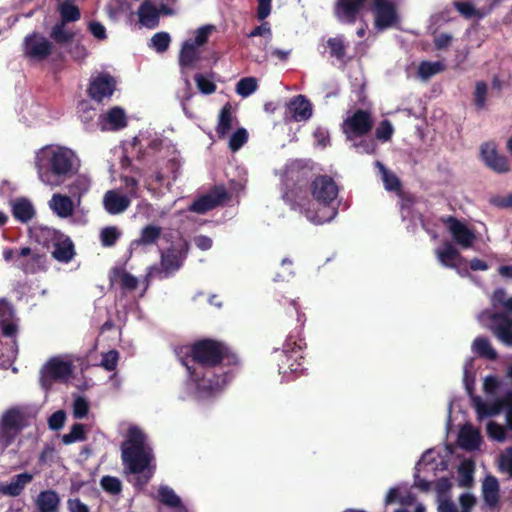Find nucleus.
Returning <instances> with one entry per match:
<instances>
[{
	"label": "nucleus",
	"mask_w": 512,
	"mask_h": 512,
	"mask_svg": "<svg viewBox=\"0 0 512 512\" xmlns=\"http://www.w3.org/2000/svg\"><path fill=\"white\" fill-rule=\"evenodd\" d=\"M225 347L213 340H202L193 346L177 351L189 378L178 392L181 400L208 401L216 397L231 380V374L223 366Z\"/></svg>",
	"instance_id": "nucleus-1"
},
{
	"label": "nucleus",
	"mask_w": 512,
	"mask_h": 512,
	"mask_svg": "<svg viewBox=\"0 0 512 512\" xmlns=\"http://www.w3.org/2000/svg\"><path fill=\"white\" fill-rule=\"evenodd\" d=\"M307 180V171L300 170L296 164L289 165L283 177V200L312 224L332 221L338 214V185L327 175L316 177L310 186L313 197L310 200L305 189Z\"/></svg>",
	"instance_id": "nucleus-2"
},
{
	"label": "nucleus",
	"mask_w": 512,
	"mask_h": 512,
	"mask_svg": "<svg viewBox=\"0 0 512 512\" xmlns=\"http://www.w3.org/2000/svg\"><path fill=\"white\" fill-rule=\"evenodd\" d=\"M38 180L46 187L57 188L71 180L81 167V160L73 149L51 144L35 152L33 160Z\"/></svg>",
	"instance_id": "nucleus-3"
},
{
	"label": "nucleus",
	"mask_w": 512,
	"mask_h": 512,
	"mask_svg": "<svg viewBox=\"0 0 512 512\" xmlns=\"http://www.w3.org/2000/svg\"><path fill=\"white\" fill-rule=\"evenodd\" d=\"M121 455L125 468L135 475L134 486L143 489L152 478L154 468L151 467L152 449L139 427L131 426L128 429L126 440L121 446Z\"/></svg>",
	"instance_id": "nucleus-4"
},
{
	"label": "nucleus",
	"mask_w": 512,
	"mask_h": 512,
	"mask_svg": "<svg viewBox=\"0 0 512 512\" xmlns=\"http://www.w3.org/2000/svg\"><path fill=\"white\" fill-rule=\"evenodd\" d=\"M484 390L487 394L496 396V400L492 404L476 401L478 416L482 418L497 415L506 408V423L512 431V365L508 367L507 373L501 379L487 376L484 379Z\"/></svg>",
	"instance_id": "nucleus-5"
},
{
	"label": "nucleus",
	"mask_w": 512,
	"mask_h": 512,
	"mask_svg": "<svg viewBox=\"0 0 512 512\" xmlns=\"http://www.w3.org/2000/svg\"><path fill=\"white\" fill-rule=\"evenodd\" d=\"M20 319L13 306L5 299H0V331L6 341H1L0 367L7 369L18 355L17 337Z\"/></svg>",
	"instance_id": "nucleus-6"
},
{
	"label": "nucleus",
	"mask_w": 512,
	"mask_h": 512,
	"mask_svg": "<svg viewBox=\"0 0 512 512\" xmlns=\"http://www.w3.org/2000/svg\"><path fill=\"white\" fill-rule=\"evenodd\" d=\"M147 147L157 153V161L153 171L155 181L162 184L169 177L176 180L181 167V160L175 146L167 140L156 137L147 143Z\"/></svg>",
	"instance_id": "nucleus-7"
},
{
	"label": "nucleus",
	"mask_w": 512,
	"mask_h": 512,
	"mask_svg": "<svg viewBox=\"0 0 512 512\" xmlns=\"http://www.w3.org/2000/svg\"><path fill=\"white\" fill-rule=\"evenodd\" d=\"M305 343L302 339H296L290 335L285 340L281 350H276V357L279 361V373L283 379L289 381V373L296 374L304 370L303 367V348Z\"/></svg>",
	"instance_id": "nucleus-8"
},
{
	"label": "nucleus",
	"mask_w": 512,
	"mask_h": 512,
	"mask_svg": "<svg viewBox=\"0 0 512 512\" xmlns=\"http://www.w3.org/2000/svg\"><path fill=\"white\" fill-rule=\"evenodd\" d=\"M447 467V461L443 456H441L435 449H428L416 463L414 486L421 491H429L432 483L429 477L435 476L438 472L447 470Z\"/></svg>",
	"instance_id": "nucleus-9"
},
{
	"label": "nucleus",
	"mask_w": 512,
	"mask_h": 512,
	"mask_svg": "<svg viewBox=\"0 0 512 512\" xmlns=\"http://www.w3.org/2000/svg\"><path fill=\"white\" fill-rule=\"evenodd\" d=\"M399 2L400 0H371L375 29L384 31L398 24L400 20Z\"/></svg>",
	"instance_id": "nucleus-10"
},
{
	"label": "nucleus",
	"mask_w": 512,
	"mask_h": 512,
	"mask_svg": "<svg viewBox=\"0 0 512 512\" xmlns=\"http://www.w3.org/2000/svg\"><path fill=\"white\" fill-rule=\"evenodd\" d=\"M478 320L491 329L503 344L512 347V320L508 315L485 310L479 314Z\"/></svg>",
	"instance_id": "nucleus-11"
},
{
	"label": "nucleus",
	"mask_w": 512,
	"mask_h": 512,
	"mask_svg": "<svg viewBox=\"0 0 512 512\" xmlns=\"http://www.w3.org/2000/svg\"><path fill=\"white\" fill-rule=\"evenodd\" d=\"M184 259L185 253L181 249L172 247L168 249L166 252H163L161 254V267L158 268L156 266H151L148 268V272L146 275V286L144 288V291L147 289L149 285L150 278L165 279L172 276L176 271H178L181 268Z\"/></svg>",
	"instance_id": "nucleus-12"
},
{
	"label": "nucleus",
	"mask_w": 512,
	"mask_h": 512,
	"mask_svg": "<svg viewBox=\"0 0 512 512\" xmlns=\"http://www.w3.org/2000/svg\"><path fill=\"white\" fill-rule=\"evenodd\" d=\"M21 414L11 408L5 411L0 418V453H3L16 439L21 431Z\"/></svg>",
	"instance_id": "nucleus-13"
},
{
	"label": "nucleus",
	"mask_w": 512,
	"mask_h": 512,
	"mask_svg": "<svg viewBox=\"0 0 512 512\" xmlns=\"http://www.w3.org/2000/svg\"><path fill=\"white\" fill-rule=\"evenodd\" d=\"M54 44L39 32L27 35L23 41V50L27 58L34 61H43L52 54Z\"/></svg>",
	"instance_id": "nucleus-14"
},
{
	"label": "nucleus",
	"mask_w": 512,
	"mask_h": 512,
	"mask_svg": "<svg viewBox=\"0 0 512 512\" xmlns=\"http://www.w3.org/2000/svg\"><path fill=\"white\" fill-rule=\"evenodd\" d=\"M71 374L72 366L68 361L53 358L41 370V385L48 390L53 381H67Z\"/></svg>",
	"instance_id": "nucleus-15"
},
{
	"label": "nucleus",
	"mask_w": 512,
	"mask_h": 512,
	"mask_svg": "<svg viewBox=\"0 0 512 512\" xmlns=\"http://www.w3.org/2000/svg\"><path fill=\"white\" fill-rule=\"evenodd\" d=\"M502 0H463L455 1L454 7L466 19H482L491 13Z\"/></svg>",
	"instance_id": "nucleus-16"
},
{
	"label": "nucleus",
	"mask_w": 512,
	"mask_h": 512,
	"mask_svg": "<svg viewBox=\"0 0 512 512\" xmlns=\"http://www.w3.org/2000/svg\"><path fill=\"white\" fill-rule=\"evenodd\" d=\"M373 122L369 112L357 110L352 116L345 119L342 125L347 141H354L356 137L368 133Z\"/></svg>",
	"instance_id": "nucleus-17"
},
{
	"label": "nucleus",
	"mask_w": 512,
	"mask_h": 512,
	"mask_svg": "<svg viewBox=\"0 0 512 512\" xmlns=\"http://www.w3.org/2000/svg\"><path fill=\"white\" fill-rule=\"evenodd\" d=\"M17 268L26 274H36L46 270V256L29 247L18 251Z\"/></svg>",
	"instance_id": "nucleus-18"
},
{
	"label": "nucleus",
	"mask_w": 512,
	"mask_h": 512,
	"mask_svg": "<svg viewBox=\"0 0 512 512\" xmlns=\"http://www.w3.org/2000/svg\"><path fill=\"white\" fill-rule=\"evenodd\" d=\"M435 255L442 266L455 269L460 275L467 273L466 268L463 269L464 273H462V266L466 260L451 242L444 241L440 247L435 249Z\"/></svg>",
	"instance_id": "nucleus-19"
},
{
	"label": "nucleus",
	"mask_w": 512,
	"mask_h": 512,
	"mask_svg": "<svg viewBox=\"0 0 512 512\" xmlns=\"http://www.w3.org/2000/svg\"><path fill=\"white\" fill-rule=\"evenodd\" d=\"M229 199L228 193L223 186H216L207 194L196 199L189 207V210L198 214H204L209 210L223 204Z\"/></svg>",
	"instance_id": "nucleus-20"
},
{
	"label": "nucleus",
	"mask_w": 512,
	"mask_h": 512,
	"mask_svg": "<svg viewBox=\"0 0 512 512\" xmlns=\"http://www.w3.org/2000/svg\"><path fill=\"white\" fill-rule=\"evenodd\" d=\"M454 242L462 249H469L473 246L476 235L460 220L448 216L443 219Z\"/></svg>",
	"instance_id": "nucleus-21"
},
{
	"label": "nucleus",
	"mask_w": 512,
	"mask_h": 512,
	"mask_svg": "<svg viewBox=\"0 0 512 512\" xmlns=\"http://www.w3.org/2000/svg\"><path fill=\"white\" fill-rule=\"evenodd\" d=\"M366 5V0H337L334 5V15L344 24L355 23Z\"/></svg>",
	"instance_id": "nucleus-22"
},
{
	"label": "nucleus",
	"mask_w": 512,
	"mask_h": 512,
	"mask_svg": "<svg viewBox=\"0 0 512 512\" xmlns=\"http://www.w3.org/2000/svg\"><path fill=\"white\" fill-rule=\"evenodd\" d=\"M115 79L106 73L98 74L91 79L88 93L89 96L97 101L101 102L106 98H110L115 90Z\"/></svg>",
	"instance_id": "nucleus-23"
},
{
	"label": "nucleus",
	"mask_w": 512,
	"mask_h": 512,
	"mask_svg": "<svg viewBox=\"0 0 512 512\" xmlns=\"http://www.w3.org/2000/svg\"><path fill=\"white\" fill-rule=\"evenodd\" d=\"M481 158L486 166L497 173H506L510 169L507 158L498 153L496 144L493 142H487L481 146Z\"/></svg>",
	"instance_id": "nucleus-24"
},
{
	"label": "nucleus",
	"mask_w": 512,
	"mask_h": 512,
	"mask_svg": "<svg viewBox=\"0 0 512 512\" xmlns=\"http://www.w3.org/2000/svg\"><path fill=\"white\" fill-rule=\"evenodd\" d=\"M77 200L72 196L54 193L48 201V207L54 215L61 219H67L74 214Z\"/></svg>",
	"instance_id": "nucleus-25"
},
{
	"label": "nucleus",
	"mask_w": 512,
	"mask_h": 512,
	"mask_svg": "<svg viewBox=\"0 0 512 512\" xmlns=\"http://www.w3.org/2000/svg\"><path fill=\"white\" fill-rule=\"evenodd\" d=\"M98 125L102 131L120 130L127 125L126 113L121 107H113L99 116Z\"/></svg>",
	"instance_id": "nucleus-26"
},
{
	"label": "nucleus",
	"mask_w": 512,
	"mask_h": 512,
	"mask_svg": "<svg viewBox=\"0 0 512 512\" xmlns=\"http://www.w3.org/2000/svg\"><path fill=\"white\" fill-rule=\"evenodd\" d=\"M154 499L165 507L170 508L174 512H187L186 506L183 504L180 496L176 494L174 489L166 484H161L157 488Z\"/></svg>",
	"instance_id": "nucleus-27"
},
{
	"label": "nucleus",
	"mask_w": 512,
	"mask_h": 512,
	"mask_svg": "<svg viewBox=\"0 0 512 512\" xmlns=\"http://www.w3.org/2000/svg\"><path fill=\"white\" fill-rule=\"evenodd\" d=\"M10 207L14 219L20 223L26 224L36 216L34 204L26 197L10 200Z\"/></svg>",
	"instance_id": "nucleus-28"
},
{
	"label": "nucleus",
	"mask_w": 512,
	"mask_h": 512,
	"mask_svg": "<svg viewBox=\"0 0 512 512\" xmlns=\"http://www.w3.org/2000/svg\"><path fill=\"white\" fill-rule=\"evenodd\" d=\"M32 480L33 475L31 473L23 472L16 474L11 477L9 482L0 483V494L13 498L18 497Z\"/></svg>",
	"instance_id": "nucleus-29"
},
{
	"label": "nucleus",
	"mask_w": 512,
	"mask_h": 512,
	"mask_svg": "<svg viewBox=\"0 0 512 512\" xmlns=\"http://www.w3.org/2000/svg\"><path fill=\"white\" fill-rule=\"evenodd\" d=\"M130 203L128 195H122L116 190L107 191L103 197L104 208L111 215L123 213Z\"/></svg>",
	"instance_id": "nucleus-30"
},
{
	"label": "nucleus",
	"mask_w": 512,
	"mask_h": 512,
	"mask_svg": "<svg viewBox=\"0 0 512 512\" xmlns=\"http://www.w3.org/2000/svg\"><path fill=\"white\" fill-rule=\"evenodd\" d=\"M288 112L296 122L306 121L312 116V104L303 95H297L288 104Z\"/></svg>",
	"instance_id": "nucleus-31"
},
{
	"label": "nucleus",
	"mask_w": 512,
	"mask_h": 512,
	"mask_svg": "<svg viewBox=\"0 0 512 512\" xmlns=\"http://www.w3.org/2000/svg\"><path fill=\"white\" fill-rule=\"evenodd\" d=\"M60 503L59 494L52 489L41 491L34 500L38 512H58Z\"/></svg>",
	"instance_id": "nucleus-32"
},
{
	"label": "nucleus",
	"mask_w": 512,
	"mask_h": 512,
	"mask_svg": "<svg viewBox=\"0 0 512 512\" xmlns=\"http://www.w3.org/2000/svg\"><path fill=\"white\" fill-rule=\"evenodd\" d=\"M161 14L160 7L157 8L151 1L145 0L138 10L139 22L146 28L154 29L159 24Z\"/></svg>",
	"instance_id": "nucleus-33"
},
{
	"label": "nucleus",
	"mask_w": 512,
	"mask_h": 512,
	"mask_svg": "<svg viewBox=\"0 0 512 512\" xmlns=\"http://www.w3.org/2000/svg\"><path fill=\"white\" fill-rule=\"evenodd\" d=\"M31 235L40 245L50 248L61 239L63 233L55 228L40 225L31 229Z\"/></svg>",
	"instance_id": "nucleus-34"
},
{
	"label": "nucleus",
	"mask_w": 512,
	"mask_h": 512,
	"mask_svg": "<svg viewBox=\"0 0 512 512\" xmlns=\"http://www.w3.org/2000/svg\"><path fill=\"white\" fill-rule=\"evenodd\" d=\"M112 285H118L123 292H130L137 288L138 278L125 271L122 267H115L110 273Z\"/></svg>",
	"instance_id": "nucleus-35"
},
{
	"label": "nucleus",
	"mask_w": 512,
	"mask_h": 512,
	"mask_svg": "<svg viewBox=\"0 0 512 512\" xmlns=\"http://www.w3.org/2000/svg\"><path fill=\"white\" fill-rule=\"evenodd\" d=\"M52 256L61 263H69L75 256V248L72 240L63 234L61 239L53 246Z\"/></svg>",
	"instance_id": "nucleus-36"
},
{
	"label": "nucleus",
	"mask_w": 512,
	"mask_h": 512,
	"mask_svg": "<svg viewBox=\"0 0 512 512\" xmlns=\"http://www.w3.org/2000/svg\"><path fill=\"white\" fill-rule=\"evenodd\" d=\"M458 442L461 448L467 451H474L480 447L481 436L478 430L471 425H465L459 432Z\"/></svg>",
	"instance_id": "nucleus-37"
},
{
	"label": "nucleus",
	"mask_w": 512,
	"mask_h": 512,
	"mask_svg": "<svg viewBox=\"0 0 512 512\" xmlns=\"http://www.w3.org/2000/svg\"><path fill=\"white\" fill-rule=\"evenodd\" d=\"M72 179L73 180L68 185V191L70 195L77 200V205H80L82 197L91 187V179L87 174H79L78 172Z\"/></svg>",
	"instance_id": "nucleus-38"
},
{
	"label": "nucleus",
	"mask_w": 512,
	"mask_h": 512,
	"mask_svg": "<svg viewBox=\"0 0 512 512\" xmlns=\"http://www.w3.org/2000/svg\"><path fill=\"white\" fill-rule=\"evenodd\" d=\"M200 55L201 51L198 47L193 45L192 42L185 41L179 54V64L182 68V73H184V69L194 67L200 60Z\"/></svg>",
	"instance_id": "nucleus-39"
},
{
	"label": "nucleus",
	"mask_w": 512,
	"mask_h": 512,
	"mask_svg": "<svg viewBox=\"0 0 512 512\" xmlns=\"http://www.w3.org/2000/svg\"><path fill=\"white\" fill-rule=\"evenodd\" d=\"M482 493L485 503L489 507H495L499 501V483L493 476H487L482 485Z\"/></svg>",
	"instance_id": "nucleus-40"
},
{
	"label": "nucleus",
	"mask_w": 512,
	"mask_h": 512,
	"mask_svg": "<svg viewBox=\"0 0 512 512\" xmlns=\"http://www.w3.org/2000/svg\"><path fill=\"white\" fill-rule=\"evenodd\" d=\"M74 36L75 33L69 27H67V23L61 21H58L50 31V38L54 43L60 46L72 41Z\"/></svg>",
	"instance_id": "nucleus-41"
},
{
	"label": "nucleus",
	"mask_w": 512,
	"mask_h": 512,
	"mask_svg": "<svg viewBox=\"0 0 512 512\" xmlns=\"http://www.w3.org/2000/svg\"><path fill=\"white\" fill-rule=\"evenodd\" d=\"M472 351L478 356L488 360H495L497 358L496 350L486 337L480 336L475 338L472 343Z\"/></svg>",
	"instance_id": "nucleus-42"
},
{
	"label": "nucleus",
	"mask_w": 512,
	"mask_h": 512,
	"mask_svg": "<svg viewBox=\"0 0 512 512\" xmlns=\"http://www.w3.org/2000/svg\"><path fill=\"white\" fill-rule=\"evenodd\" d=\"M395 502H399L404 506H410L415 502V496L411 492H406L405 495H402L400 487H392L389 489L384 499V503L388 506Z\"/></svg>",
	"instance_id": "nucleus-43"
},
{
	"label": "nucleus",
	"mask_w": 512,
	"mask_h": 512,
	"mask_svg": "<svg viewBox=\"0 0 512 512\" xmlns=\"http://www.w3.org/2000/svg\"><path fill=\"white\" fill-rule=\"evenodd\" d=\"M233 116L231 112V106L226 104L222 107L220 114L218 125L216 128L217 134L219 137H224L228 134V132L232 128Z\"/></svg>",
	"instance_id": "nucleus-44"
},
{
	"label": "nucleus",
	"mask_w": 512,
	"mask_h": 512,
	"mask_svg": "<svg viewBox=\"0 0 512 512\" xmlns=\"http://www.w3.org/2000/svg\"><path fill=\"white\" fill-rule=\"evenodd\" d=\"M375 167L379 170V173L381 174V178L386 190L398 191L400 189L399 179L394 173L390 172L382 162L376 161Z\"/></svg>",
	"instance_id": "nucleus-45"
},
{
	"label": "nucleus",
	"mask_w": 512,
	"mask_h": 512,
	"mask_svg": "<svg viewBox=\"0 0 512 512\" xmlns=\"http://www.w3.org/2000/svg\"><path fill=\"white\" fill-rule=\"evenodd\" d=\"M161 235V228L154 225H148L141 231L140 238L132 242L131 247L139 245H150L157 241Z\"/></svg>",
	"instance_id": "nucleus-46"
},
{
	"label": "nucleus",
	"mask_w": 512,
	"mask_h": 512,
	"mask_svg": "<svg viewBox=\"0 0 512 512\" xmlns=\"http://www.w3.org/2000/svg\"><path fill=\"white\" fill-rule=\"evenodd\" d=\"M60 20L64 23L75 22L80 19V11L77 6L69 1H64L58 5Z\"/></svg>",
	"instance_id": "nucleus-47"
},
{
	"label": "nucleus",
	"mask_w": 512,
	"mask_h": 512,
	"mask_svg": "<svg viewBox=\"0 0 512 512\" xmlns=\"http://www.w3.org/2000/svg\"><path fill=\"white\" fill-rule=\"evenodd\" d=\"M445 66L440 61L430 62L423 61L419 64L418 67V76L420 79L426 81L432 76L442 72Z\"/></svg>",
	"instance_id": "nucleus-48"
},
{
	"label": "nucleus",
	"mask_w": 512,
	"mask_h": 512,
	"mask_svg": "<svg viewBox=\"0 0 512 512\" xmlns=\"http://www.w3.org/2000/svg\"><path fill=\"white\" fill-rule=\"evenodd\" d=\"M257 88L258 83L254 77H245L238 81L235 91L239 96L247 98L251 96Z\"/></svg>",
	"instance_id": "nucleus-49"
},
{
	"label": "nucleus",
	"mask_w": 512,
	"mask_h": 512,
	"mask_svg": "<svg viewBox=\"0 0 512 512\" xmlns=\"http://www.w3.org/2000/svg\"><path fill=\"white\" fill-rule=\"evenodd\" d=\"M171 37L167 32H158L150 39L149 47L157 53H164L168 50Z\"/></svg>",
	"instance_id": "nucleus-50"
},
{
	"label": "nucleus",
	"mask_w": 512,
	"mask_h": 512,
	"mask_svg": "<svg viewBox=\"0 0 512 512\" xmlns=\"http://www.w3.org/2000/svg\"><path fill=\"white\" fill-rule=\"evenodd\" d=\"M216 30V27L212 24H206L194 32V38L188 39V42H192L193 45L200 48L203 46L207 41L209 36Z\"/></svg>",
	"instance_id": "nucleus-51"
},
{
	"label": "nucleus",
	"mask_w": 512,
	"mask_h": 512,
	"mask_svg": "<svg viewBox=\"0 0 512 512\" xmlns=\"http://www.w3.org/2000/svg\"><path fill=\"white\" fill-rule=\"evenodd\" d=\"M486 431L488 436L495 441L504 442L507 439V428L495 421L490 420L487 422Z\"/></svg>",
	"instance_id": "nucleus-52"
},
{
	"label": "nucleus",
	"mask_w": 512,
	"mask_h": 512,
	"mask_svg": "<svg viewBox=\"0 0 512 512\" xmlns=\"http://www.w3.org/2000/svg\"><path fill=\"white\" fill-rule=\"evenodd\" d=\"M85 440V430L84 425L81 423H75L69 433L64 434L62 436V442L66 445L84 441Z\"/></svg>",
	"instance_id": "nucleus-53"
},
{
	"label": "nucleus",
	"mask_w": 512,
	"mask_h": 512,
	"mask_svg": "<svg viewBox=\"0 0 512 512\" xmlns=\"http://www.w3.org/2000/svg\"><path fill=\"white\" fill-rule=\"evenodd\" d=\"M463 382L468 394H472L474 388V359L468 358L463 367Z\"/></svg>",
	"instance_id": "nucleus-54"
},
{
	"label": "nucleus",
	"mask_w": 512,
	"mask_h": 512,
	"mask_svg": "<svg viewBox=\"0 0 512 512\" xmlns=\"http://www.w3.org/2000/svg\"><path fill=\"white\" fill-rule=\"evenodd\" d=\"M248 140V133L245 128L237 129L229 139V148L231 151H238Z\"/></svg>",
	"instance_id": "nucleus-55"
},
{
	"label": "nucleus",
	"mask_w": 512,
	"mask_h": 512,
	"mask_svg": "<svg viewBox=\"0 0 512 512\" xmlns=\"http://www.w3.org/2000/svg\"><path fill=\"white\" fill-rule=\"evenodd\" d=\"M194 79H195L198 90L202 94L210 95L215 92L216 85L209 77L198 73L195 75Z\"/></svg>",
	"instance_id": "nucleus-56"
},
{
	"label": "nucleus",
	"mask_w": 512,
	"mask_h": 512,
	"mask_svg": "<svg viewBox=\"0 0 512 512\" xmlns=\"http://www.w3.org/2000/svg\"><path fill=\"white\" fill-rule=\"evenodd\" d=\"M119 237V230L113 226L102 229L100 233L101 243L105 247L113 246Z\"/></svg>",
	"instance_id": "nucleus-57"
},
{
	"label": "nucleus",
	"mask_w": 512,
	"mask_h": 512,
	"mask_svg": "<svg viewBox=\"0 0 512 512\" xmlns=\"http://www.w3.org/2000/svg\"><path fill=\"white\" fill-rule=\"evenodd\" d=\"M101 486L106 492L112 495H117L122 490L121 481L118 478L112 476H104L101 479Z\"/></svg>",
	"instance_id": "nucleus-58"
},
{
	"label": "nucleus",
	"mask_w": 512,
	"mask_h": 512,
	"mask_svg": "<svg viewBox=\"0 0 512 512\" xmlns=\"http://www.w3.org/2000/svg\"><path fill=\"white\" fill-rule=\"evenodd\" d=\"M327 45L330 48V53L333 57H336L337 59H341L344 57L345 47L342 37L338 36L334 38H329L327 41Z\"/></svg>",
	"instance_id": "nucleus-59"
},
{
	"label": "nucleus",
	"mask_w": 512,
	"mask_h": 512,
	"mask_svg": "<svg viewBox=\"0 0 512 512\" xmlns=\"http://www.w3.org/2000/svg\"><path fill=\"white\" fill-rule=\"evenodd\" d=\"M351 142L352 146L359 154H373L376 151L377 143L374 139H362L359 142Z\"/></svg>",
	"instance_id": "nucleus-60"
},
{
	"label": "nucleus",
	"mask_w": 512,
	"mask_h": 512,
	"mask_svg": "<svg viewBox=\"0 0 512 512\" xmlns=\"http://www.w3.org/2000/svg\"><path fill=\"white\" fill-rule=\"evenodd\" d=\"M264 37L265 45L264 49H266L267 45L270 43L272 39V31L270 24L268 22H264L261 25L255 27L249 34L248 37Z\"/></svg>",
	"instance_id": "nucleus-61"
},
{
	"label": "nucleus",
	"mask_w": 512,
	"mask_h": 512,
	"mask_svg": "<svg viewBox=\"0 0 512 512\" xmlns=\"http://www.w3.org/2000/svg\"><path fill=\"white\" fill-rule=\"evenodd\" d=\"M281 267L284 269V273L276 274V276L273 278L275 282L287 281L295 276V271L293 270V261L289 257H285L281 260Z\"/></svg>",
	"instance_id": "nucleus-62"
},
{
	"label": "nucleus",
	"mask_w": 512,
	"mask_h": 512,
	"mask_svg": "<svg viewBox=\"0 0 512 512\" xmlns=\"http://www.w3.org/2000/svg\"><path fill=\"white\" fill-rule=\"evenodd\" d=\"M499 467L512 477V446L507 447L499 456Z\"/></svg>",
	"instance_id": "nucleus-63"
},
{
	"label": "nucleus",
	"mask_w": 512,
	"mask_h": 512,
	"mask_svg": "<svg viewBox=\"0 0 512 512\" xmlns=\"http://www.w3.org/2000/svg\"><path fill=\"white\" fill-rule=\"evenodd\" d=\"M119 360V353L116 350H110L102 355L101 366L108 370L113 371L116 369Z\"/></svg>",
	"instance_id": "nucleus-64"
}]
</instances>
